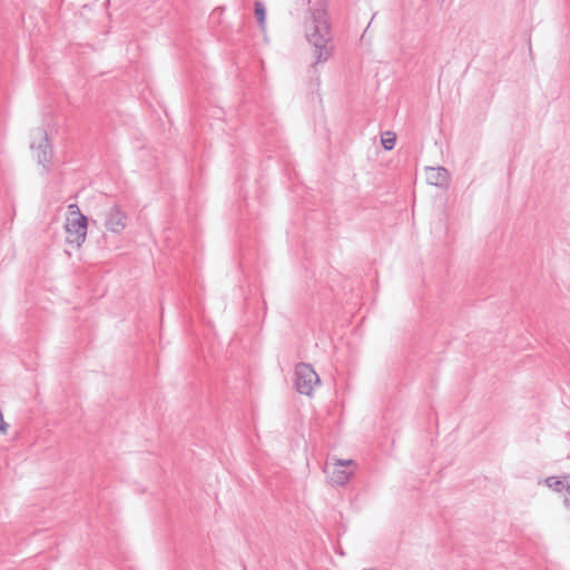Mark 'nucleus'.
<instances>
[{
    "mask_svg": "<svg viewBox=\"0 0 570 570\" xmlns=\"http://www.w3.org/2000/svg\"><path fill=\"white\" fill-rule=\"evenodd\" d=\"M311 17L305 21V37L314 47L315 65L325 62L332 55L328 47L331 41V27L327 21L326 9L323 3L309 10Z\"/></svg>",
    "mask_w": 570,
    "mask_h": 570,
    "instance_id": "obj_1",
    "label": "nucleus"
},
{
    "mask_svg": "<svg viewBox=\"0 0 570 570\" xmlns=\"http://www.w3.org/2000/svg\"><path fill=\"white\" fill-rule=\"evenodd\" d=\"M69 217L66 222L67 242L80 247L87 235V217L82 215L76 204L68 206Z\"/></svg>",
    "mask_w": 570,
    "mask_h": 570,
    "instance_id": "obj_2",
    "label": "nucleus"
},
{
    "mask_svg": "<svg viewBox=\"0 0 570 570\" xmlns=\"http://www.w3.org/2000/svg\"><path fill=\"white\" fill-rule=\"evenodd\" d=\"M295 389L299 394L312 395L314 386L320 384V376L311 364L299 363L295 367Z\"/></svg>",
    "mask_w": 570,
    "mask_h": 570,
    "instance_id": "obj_3",
    "label": "nucleus"
},
{
    "mask_svg": "<svg viewBox=\"0 0 570 570\" xmlns=\"http://www.w3.org/2000/svg\"><path fill=\"white\" fill-rule=\"evenodd\" d=\"M353 460H336L333 463V469L330 472V481L335 485H344L348 482L350 478L354 474V470L348 469L354 466Z\"/></svg>",
    "mask_w": 570,
    "mask_h": 570,
    "instance_id": "obj_4",
    "label": "nucleus"
},
{
    "mask_svg": "<svg viewBox=\"0 0 570 570\" xmlns=\"http://www.w3.org/2000/svg\"><path fill=\"white\" fill-rule=\"evenodd\" d=\"M125 218H126V216L119 209V207L112 206L106 213L105 227L107 228V230H109L111 233L119 234L126 227Z\"/></svg>",
    "mask_w": 570,
    "mask_h": 570,
    "instance_id": "obj_5",
    "label": "nucleus"
},
{
    "mask_svg": "<svg viewBox=\"0 0 570 570\" xmlns=\"http://www.w3.org/2000/svg\"><path fill=\"white\" fill-rule=\"evenodd\" d=\"M39 136H40V141L38 144V146L36 147L35 144H31V148L37 150V161L39 165H42L45 170L48 171V168H47V164L50 161L51 159V156H52V150L49 146V142H48V137L46 135L45 131L42 130H39L38 131Z\"/></svg>",
    "mask_w": 570,
    "mask_h": 570,
    "instance_id": "obj_6",
    "label": "nucleus"
},
{
    "mask_svg": "<svg viewBox=\"0 0 570 570\" xmlns=\"http://www.w3.org/2000/svg\"><path fill=\"white\" fill-rule=\"evenodd\" d=\"M449 171L444 167H428L426 181L436 187H446L449 185Z\"/></svg>",
    "mask_w": 570,
    "mask_h": 570,
    "instance_id": "obj_7",
    "label": "nucleus"
},
{
    "mask_svg": "<svg viewBox=\"0 0 570 570\" xmlns=\"http://www.w3.org/2000/svg\"><path fill=\"white\" fill-rule=\"evenodd\" d=\"M570 475H566L562 479L551 476L546 480L549 488L553 489L557 492H562L567 489L569 482L568 479Z\"/></svg>",
    "mask_w": 570,
    "mask_h": 570,
    "instance_id": "obj_8",
    "label": "nucleus"
},
{
    "mask_svg": "<svg viewBox=\"0 0 570 570\" xmlns=\"http://www.w3.org/2000/svg\"><path fill=\"white\" fill-rule=\"evenodd\" d=\"M254 12H255V16H256L259 24L264 26L266 11H265V6L261 1H255Z\"/></svg>",
    "mask_w": 570,
    "mask_h": 570,
    "instance_id": "obj_9",
    "label": "nucleus"
},
{
    "mask_svg": "<svg viewBox=\"0 0 570 570\" xmlns=\"http://www.w3.org/2000/svg\"><path fill=\"white\" fill-rule=\"evenodd\" d=\"M395 135L393 132H386L383 137H382V146L385 150H391L394 148L395 146Z\"/></svg>",
    "mask_w": 570,
    "mask_h": 570,
    "instance_id": "obj_10",
    "label": "nucleus"
},
{
    "mask_svg": "<svg viewBox=\"0 0 570 570\" xmlns=\"http://www.w3.org/2000/svg\"><path fill=\"white\" fill-rule=\"evenodd\" d=\"M568 482H569V484H568L567 489L564 490V503L567 505H570V478L568 479Z\"/></svg>",
    "mask_w": 570,
    "mask_h": 570,
    "instance_id": "obj_11",
    "label": "nucleus"
}]
</instances>
